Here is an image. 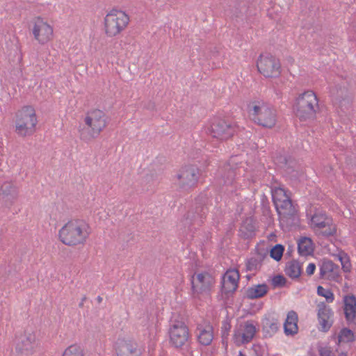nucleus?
I'll return each mask as SVG.
<instances>
[{"mask_svg":"<svg viewBox=\"0 0 356 356\" xmlns=\"http://www.w3.org/2000/svg\"><path fill=\"white\" fill-rule=\"evenodd\" d=\"M90 235L89 225L83 220L68 221L58 233L60 241L69 246L84 244Z\"/></svg>","mask_w":356,"mask_h":356,"instance_id":"obj_1","label":"nucleus"},{"mask_svg":"<svg viewBox=\"0 0 356 356\" xmlns=\"http://www.w3.org/2000/svg\"><path fill=\"white\" fill-rule=\"evenodd\" d=\"M208 204L209 198L205 194H200L195 199L182 222L190 232L197 230L204 223L209 213Z\"/></svg>","mask_w":356,"mask_h":356,"instance_id":"obj_2","label":"nucleus"},{"mask_svg":"<svg viewBox=\"0 0 356 356\" xmlns=\"http://www.w3.org/2000/svg\"><path fill=\"white\" fill-rule=\"evenodd\" d=\"M107 116L99 109L88 111L84 122L87 127L79 129L81 140L88 141L97 138L107 126Z\"/></svg>","mask_w":356,"mask_h":356,"instance_id":"obj_3","label":"nucleus"},{"mask_svg":"<svg viewBox=\"0 0 356 356\" xmlns=\"http://www.w3.org/2000/svg\"><path fill=\"white\" fill-rule=\"evenodd\" d=\"M247 109L252 120L257 124L266 128H272L275 125L276 111L264 101H252L248 104Z\"/></svg>","mask_w":356,"mask_h":356,"instance_id":"obj_4","label":"nucleus"},{"mask_svg":"<svg viewBox=\"0 0 356 356\" xmlns=\"http://www.w3.org/2000/svg\"><path fill=\"white\" fill-rule=\"evenodd\" d=\"M38 119L34 108L25 106L15 113V133L20 137L33 135L36 130Z\"/></svg>","mask_w":356,"mask_h":356,"instance_id":"obj_5","label":"nucleus"},{"mask_svg":"<svg viewBox=\"0 0 356 356\" xmlns=\"http://www.w3.org/2000/svg\"><path fill=\"white\" fill-rule=\"evenodd\" d=\"M318 109V100L312 90L304 92L296 99L294 111L301 121L314 119Z\"/></svg>","mask_w":356,"mask_h":356,"instance_id":"obj_6","label":"nucleus"},{"mask_svg":"<svg viewBox=\"0 0 356 356\" xmlns=\"http://www.w3.org/2000/svg\"><path fill=\"white\" fill-rule=\"evenodd\" d=\"M129 22V17L125 12L112 9L104 17L105 33L108 37H115L125 29Z\"/></svg>","mask_w":356,"mask_h":356,"instance_id":"obj_7","label":"nucleus"},{"mask_svg":"<svg viewBox=\"0 0 356 356\" xmlns=\"http://www.w3.org/2000/svg\"><path fill=\"white\" fill-rule=\"evenodd\" d=\"M273 160L275 165L283 170L291 179H298L300 175L298 161L284 149H279L273 153Z\"/></svg>","mask_w":356,"mask_h":356,"instance_id":"obj_8","label":"nucleus"},{"mask_svg":"<svg viewBox=\"0 0 356 356\" xmlns=\"http://www.w3.org/2000/svg\"><path fill=\"white\" fill-rule=\"evenodd\" d=\"M238 126L229 120L215 119L211 122L208 131L213 137L220 140H226L232 138L237 131Z\"/></svg>","mask_w":356,"mask_h":356,"instance_id":"obj_9","label":"nucleus"},{"mask_svg":"<svg viewBox=\"0 0 356 356\" xmlns=\"http://www.w3.org/2000/svg\"><path fill=\"white\" fill-rule=\"evenodd\" d=\"M257 67L265 77L276 78L281 74L280 60L270 54L260 55L257 61Z\"/></svg>","mask_w":356,"mask_h":356,"instance_id":"obj_10","label":"nucleus"},{"mask_svg":"<svg viewBox=\"0 0 356 356\" xmlns=\"http://www.w3.org/2000/svg\"><path fill=\"white\" fill-rule=\"evenodd\" d=\"M170 343L176 349L183 348L190 339L188 326L182 321H175L168 331Z\"/></svg>","mask_w":356,"mask_h":356,"instance_id":"obj_11","label":"nucleus"},{"mask_svg":"<svg viewBox=\"0 0 356 356\" xmlns=\"http://www.w3.org/2000/svg\"><path fill=\"white\" fill-rule=\"evenodd\" d=\"M200 177V170L195 165L182 167L177 174V184L183 191H188L195 187Z\"/></svg>","mask_w":356,"mask_h":356,"instance_id":"obj_12","label":"nucleus"},{"mask_svg":"<svg viewBox=\"0 0 356 356\" xmlns=\"http://www.w3.org/2000/svg\"><path fill=\"white\" fill-rule=\"evenodd\" d=\"M32 32L34 38L41 44L48 42L53 36V28L41 17L35 21Z\"/></svg>","mask_w":356,"mask_h":356,"instance_id":"obj_13","label":"nucleus"},{"mask_svg":"<svg viewBox=\"0 0 356 356\" xmlns=\"http://www.w3.org/2000/svg\"><path fill=\"white\" fill-rule=\"evenodd\" d=\"M19 195L17 186L11 181H3L0 186V202L5 207H11Z\"/></svg>","mask_w":356,"mask_h":356,"instance_id":"obj_14","label":"nucleus"},{"mask_svg":"<svg viewBox=\"0 0 356 356\" xmlns=\"http://www.w3.org/2000/svg\"><path fill=\"white\" fill-rule=\"evenodd\" d=\"M37 347L35 335L33 333L25 332L21 335L16 343V352L22 356H29L35 352Z\"/></svg>","mask_w":356,"mask_h":356,"instance_id":"obj_15","label":"nucleus"},{"mask_svg":"<svg viewBox=\"0 0 356 356\" xmlns=\"http://www.w3.org/2000/svg\"><path fill=\"white\" fill-rule=\"evenodd\" d=\"M240 275L238 270H227L222 277V293L225 295L234 293L238 288Z\"/></svg>","mask_w":356,"mask_h":356,"instance_id":"obj_16","label":"nucleus"},{"mask_svg":"<svg viewBox=\"0 0 356 356\" xmlns=\"http://www.w3.org/2000/svg\"><path fill=\"white\" fill-rule=\"evenodd\" d=\"M318 321L321 327L319 330L327 332L332 325L333 321L331 320L333 316V312L325 302H320L318 305Z\"/></svg>","mask_w":356,"mask_h":356,"instance_id":"obj_17","label":"nucleus"},{"mask_svg":"<svg viewBox=\"0 0 356 356\" xmlns=\"http://www.w3.org/2000/svg\"><path fill=\"white\" fill-rule=\"evenodd\" d=\"M320 278L338 281L339 278V267L332 261L324 259L320 265Z\"/></svg>","mask_w":356,"mask_h":356,"instance_id":"obj_18","label":"nucleus"},{"mask_svg":"<svg viewBox=\"0 0 356 356\" xmlns=\"http://www.w3.org/2000/svg\"><path fill=\"white\" fill-rule=\"evenodd\" d=\"M196 334L197 341L201 345L204 346L210 345L213 339V325L209 322L198 324Z\"/></svg>","mask_w":356,"mask_h":356,"instance_id":"obj_19","label":"nucleus"},{"mask_svg":"<svg viewBox=\"0 0 356 356\" xmlns=\"http://www.w3.org/2000/svg\"><path fill=\"white\" fill-rule=\"evenodd\" d=\"M141 354L142 350L138 343L131 340L120 342L117 348L118 356H140Z\"/></svg>","mask_w":356,"mask_h":356,"instance_id":"obj_20","label":"nucleus"},{"mask_svg":"<svg viewBox=\"0 0 356 356\" xmlns=\"http://www.w3.org/2000/svg\"><path fill=\"white\" fill-rule=\"evenodd\" d=\"M275 207L279 215L289 218H293L298 211L291 197L277 202V205H275Z\"/></svg>","mask_w":356,"mask_h":356,"instance_id":"obj_21","label":"nucleus"},{"mask_svg":"<svg viewBox=\"0 0 356 356\" xmlns=\"http://www.w3.org/2000/svg\"><path fill=\"white\" fill-rule=\"evenodd\" d=\"M343 302L346 320L349 324L355 323L356 297L354 295L346 296Z\"/></svg>","mask_w":356,"mask_h":356,"instance_id":"obj_22","label":"nucleus"},{"mask_svg":"<svg viewBox=\"0 0 356 356\" xmlns=\"http://www.w3.org/2000/svg\"><path fill=\"white\" fill-rule=\"evenodd\" d=\"M268 291L269 288L265 283L253 285L245 290V298L249 300L261 298L268 293Z\"/></svg>","mask_w":356,"mask_h":356,"instance_id":"obj_23","label":"nucleus"},{"mask_svg":"<svg viewBox=\"0 0 356 356\" xmlns=\"http://www.w3.org/2000/svg\"><path fill=\"white\" fill-rule=\"evenodd\" d=\"M256 331V327L254 325L253 321H248L245 323L244 332L242 334H241L239 331H234V339L236 340L237 338L241 335V342L243 343H248L252 341Z\"/></svg>","mask_w":356,"mask_h":356,"instance_id":"obj_24","label":"nucleus"},{"mask_svg":"<svg viewBox=\"0 0 356 356\" xmlns=\"http://www.w3.org/2000/svg\"><path fill=\"white\" fill-rule=\"evenodd\" d=\"M280 327V323L273 316H265L262 320V328L265 337H271L277 332Z\"/></svg>","mask_w":356,"mask_h":356,"instance_id":"obj_25","label":"nucleus"},{"mask_svg":"<svg viewBox=\"0 0 356 356\" xmlns=\"http://www.w3.org/2000/svg\"><path fill=\"white\" fill-rule=\"evenodd\" d=\"M221 181L220 184L223 186H232L235 181L236 172L235 169L227 164L224 165L220 171Z\"/></svg>","mask_w":356,"mask_h":356,"instance_id":"obj_26","label":"nucleus"},{"mask_svg":"<svg viewBox=\"0 0 356 356\" xmlns=\"http://www.w3.org/2000/svg\"><path fill=\"white\" fill-rule=\"evenodd\" d=\"M284 272L291 279H296L300 276L302 268L297 261L292 260L286 264Z\"/></svg>","mask_w":356,"mask_h":356,"instance_id":"obj_27","label":"nucleus"},{"mask_svg":"<svg viewBox=\"0 0 356 356\" xmlns=\"http://www.w3.org/2000/svg\"><path fill=\"white\" fill-rule=\"evenodd\" d=\"M298 251L301 256H308L313 254L312 241L309 238L303 237L298 243Z\"/></svg>","mask_w":356,"mask_h":356,"instance_id":"obj_28","label":"nucleus"},{"mask_svg":"<svg viewBox=\"0 0 356 356\" xmlns=\"http://www.w3.org/2000/svg\"><path fill=\"white\" fill-rule=\"evenodd\" d=\"M240 232L244 238H250L254 234L255 226L252 218H247L243 222L240 228Z\"/></svg>","mask_w":356,"mask_h":356,"instance_id":"obj_29","label":"nucleus"},{"mask_svg":"<svg viewBox=\"0 0 356 356\" xmlns=\"http://www.w3.org/2000/svg\"><path fill=\"white\" fill-rule=\"evenodd\" d=\"M289 191L283 187H277L272 189V199L274 205H277V202L291 197L288 193Z\"/></svg>","mask_w":356,"mask_h":356,"instance_id":"obj_30","label":"nucleus"},{"mask_svg":"<svg viewBox=\"0 0 356 356\" xmlns=\"http://www.w3.org/2000/svg\"><path fill=\"white\" fill-rule=\"evenodd\" d=\"M355 341V337L353 332L347 327L342 328L338 335L339 343H350Z\"/></svg>","mask_w":356,"mask_h":356,"instance_id":"obj_31","label":"nucleus"},{"mask_svg":"<svg viewBox=\"0 0 356 356\" xmlns=\"http://www.w3.org/2000/svg\"><path fill=\"white\" fill-rule=\"evenodd\" d=\"M284 251V247L282 244H276L269 251L270 257L276 261H280Z\"/></svg>","mask_w":356,"mask_h":356,"instance_id":"obj_32","label":"nucleus"},{"mask_svg":"<svg viewBox=\"0 0 356 356\" xmlns=\"http://www.w3.org/2000/svg\"><path fill=\"white\" fill-rule=\"evenodd\" d=\"M210 279L211 277L207 273H202L197 275L196 280L201 284L200 287V292L209 289Z\"/></svg>","mask_w":356,"mask_h":356,"instance_id":"obj_33","label":"nucleus"},{"mask_svg":"<svg viewBox=\"0 0 356 356\" xmlns=\"http://www.w3.org/2000/svg\"><path fill=\"white\" fill-rule=\"evenodd\" d=\"M63 356H84V353L80 346L72 345L65 349Z\"/></svg>","mask_w":356,"mask_h":356,"instance_id":"obj_34","label":"nucleus"},{"mask_svg":"<svg viewBox=\"0 0 356 356\" xmlns=\"http://www.w3.org/2000/svg\"><path fill=\"white\" fill-rule=\"evenodd\" d=\"M245 268L247 271H258L261 269V265L254 256L247 259Z\"/></svg>","mask_w":356,"mask_h":356,"instance_id":"obj_35","label":"nucleus"},{"mask_svg":"<svg viewBox=\"0 0 356 356\" xmlns=\"http://www.w3.org/2000/svg\"><path fill=\"white\" fill-rule=\"evenodd\" d=\"M286 282V277L281 274L274 275L271 279V284L273 289L284 287Z\"/></svg>","mask_w":356,"mask_h":356,"instance_id":"obj_36","label":"nucleus"},{"mask_svg":"<svg viewBox=\"0 0 356 356\" xmlns=\"http://www.w3.org/2000/svg\"><path fill=\"white\" fill-rule=\"evenodd\" d=\"M340 95H334L333 91H332V100L334 102V104H339V106L341 108L345 106L346 104L350 103L349 99L346 96L343 97V92L344 90H340Z\"/></svg>","mask_w":356,"mask_h":356,"instance_id":"obj_37","label":"nucleus"},{"mask_svg":"<svg viewBox=\"0 0 356 356\" xmlns=\"http://www.w3.org/2000/svg\"><path fill=\"white\" fill-rule=\"evenodd\" d=\"M317 294L325 298L328 302H332L334 300V296L332 291L330 289H326L321 286L317 287Z\"/></svg>","mask_w":356,"mask_h":356,"instance_id":"obj_38","label":"nucleus"},{"mask_svg":"<svg viewBox=\"0 0 356 356\" xmlns=\"http://www.w3.org/2000/svg\"><path fill=\"white\" fill-rule=\"evenodd\" d=\"M284 331L286 335L293 336L298 332V326L297 323H291L289 322H284Z\"/></svg>","mask_w":356,"mask_h":356,"instance_id":"obj_39","label":"nucleus"},{"mask_svg":"<svg viewBox=\"0 0 356 356\" xmlns=\"http://www.w3.org/2000/svg\"><path fill=\"white\" fill-rule=\"evenodd\" d=\"M339 259L341 263L343 270L346 273L350 272L351 264L349 261V258H348V255L346 253L342 252V253L339 254Z\"/></svg>","mask_w":356,"mask_h":356,"instance_id":"obj_40","label":"nucleus"},{"mask_svg":"<svg viewBox=\"0 0 356 356\" xmlns=\"http://www.w3.org/2000/svg\"><path fill=\"white\" fill-rule=\"evenodd\" d=\"M325 229L322 230L321 234L325 237L333 236L337 233V226L334 224H329Z\"/></svg>","mask_w":356,"mask_h":356,"instance_id":"obj_41","label":"nucleus"},{"mask_svg":"<svg viewBox=\"0 0 356 356\" xmlns=\"http://www.w3.org/2000/svg\"><path fill=\"white\" fill-rule=\"evenodd\" d=\"M268 250L264 248H257L256 250V254L254 257L258 260V261H259L261 266L265 259H268Z\"/></svg>","mask_w":356,"mask_h":356,"instance_id":"obj_42","label":"nucleus"},{"mask_svg":"<svg viewBox=\"0 0 356 356\" xmlns=\"http://www.w3.org/2000/svg\"><path fill=\"white\" fill-rule=\"evenodd\" d=\"M231 327V324L228 321H225L222 322L221 327V337L222 341L227 339Z\"/></svg>","mask_w":356,"mask_h":356,"instance_id":"obj_43","label":"nucleus"},{"mask_svg":"<svg viewBox=\"0 0 356 356\" xmlns=\"http://www.w3.org/2000/svg\"><path fill=\"white\" fill-rule=\"evenodd\" d=\"M298 314L296 312L291 310L288 312L286 318L285 320V322H289L291 323H297L298 324Z\"/></svg>","mask_w":356,"mask_h":356,"instance_id":"obj_44","label":"nucleus"},{"mask_svg":"<svg viewBox=\"0 0 356 356\" xmlns=\"http://www.w3.org/2000/svg\"><path fill=\"white\" fill-rule=\"evenodd\" d=\"M261 210L264 216L269 217L270 216L271 210L268 202L262 201Z\"/></svg>","mask_w":356,"mask_h":356,"instance_id":"obj_45","label":"nucleus"},{"mask_svg":"<svg viewBox=\"0 0 356 356\" xmlns=\"http://www.w3.org/2000/svg\"><path fill=\"white\" fill-rule=\"evenodd\" d=\"M316 218H317V216H314L312 218V222H314V224L315 225L316 227L321 228V229H324L329 225V222H325V221L317 222Z\"/></svg>","mask_w":356,"mask_h":356,"instance_id":"obj_46","label":"nucleus"},{"mask_svg":"<svg viewBox=\"0 0 356 356\" xmlns=\"http://www.w3.org/2000/svg\"><path fill=\"white\" fill-rule=\"evenodd\" d=\"M320 356H335V355L327 348H320L318 349Z\"/></svg>","mask_w":356,"mask_h":356,"instance_id":"obj_47","label":"nucleus"},{"mask_svg":"<svg viewBox=\"0 0 356 356\" xmlns=\"http://www.w3.org/2000/svg\"><path fill=\"white\" fill-rule=\"evenodd\" d=\"M316 270V265L314 263H310L307 267L306 273L307 275L311 276L314 275Z\"/></svg>","mask_w":356,"mask_h":356,"instance_id":"obj_48","label":"nucleus"},{"mask_svg":"<svg viewBox=\"0 0 356 356\" xmlns=\"http://www.w3.org/2000/svg\"><path fill=\"white\" fill-rule=\"evenodd\" d=\"M86 299H87V298L86 296H83L82 298L81 301L79 304V307H83L84 302L86 301Z\"/></svg>","mask_w":356,"mask_h":356,"instance_id":"obj_49","label":"nucleus"},{"mask_svg":"<svg viewBox=\"0 0 356 356\" xmlns=\"http://www.w3.org/2000/svg\"><path fill=\"white\" fill-rule=\"evenodd\" d=\"M191 287H192V289L195 291H197V289H195L196 288V286L195 285V282H194V276L193 277V279L191 280Z\"/></svg>","mask_w":356,"mask_h":356,"instance_id":"obj_50","label":"nucleus"},{"mask_svg":"<svg viewBox=\"0 0 356 356\" xmlns=\"http://www.w3.org/2000/svg\"><path fill=\"white\" fill-rule=\"evenodd\" d=\"M102 300H103V298L100 296H97V301L98 303H101L102 302Z\"/></svg>","mask_w":356,"mask_h":356,"instance_id":"obj_51","label":"nucleus"},{"mask_svg":"<svg viewBox=\"0 0 356 356\" xmlns=\"http://www.w3.org/2000/svg\"><path fill=\"white\" fill-rule=\"evenodd\" d=\"M339 356H347V353L342 352L339 355Z\"/></svg>","mask_w":356,"mask_h":356,"instance_id":"obj_52","label":"nucleus"},{"mask_svg":"<svg viewBox=\"0 0 356 356\" xmlns=\"http://www.w3.org/2000/svg\"><path fill=\"white\" fill-rule=\"evenodd\" d=\"M238 356H246V355H244L241 351H240Z\"/></svg>","mask_w":356,"mask_h":356,"instance_id":"obj_53","label":"nucleus"},{"mask_svg":"<svg viewBox=\"0 0 356 356\" xmlns=\"http://www.w3.org/2000/svg\"><path fill=\"white\" fill-rule=\"evenodd\" d=\"M316 220H317V222H321L320 220H319V217L318 216H317Z\"/></svg>","mask_w":356,"mask_h":356,"instance_id":"obj_54","label":"nucleus"}]
</instances>
